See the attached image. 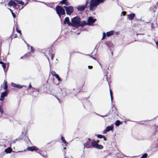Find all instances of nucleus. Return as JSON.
Here are the masks:
<instances>
[{
	"mask_svg": "<svg viewBox=\"0 0 158 158\" xmlns=\"http://www.w3.org/2000/svg\"><path fill=\"white\" fill-rule=\"evenodd\" d=\"M105 0H90L89 3V10L93 11L100 3H103Z\"/></svg>",
	"mask_w": 158,
	"mask_h": 158,
	"instance_id": "f257e3e1",
	"label": "nucleus"
},
{
	"mask_svg": "<svg viewBox=\"0 0 158 158\" xmlns=\"http://www.w3.org/2000/svg\"><path fill=\"white\" fill-rule=\"evenodd\" d=\"M80 21V18L78 16L73 18L71 19V21L73 25L76 27H77L78 25H79Z\"/></svg>",
	"mask_w": 158,
	"mask_h": 158,
	"instance_id": "f03ea898",
	"label": "nucleus"
},
{
	"mask_svg": "<svg viewBox=\"0 0 158 158\" xmlns=\"http://www.w3.org/2000/svg\"><path fill=\"white\" fill-rule=\"evenodd\" d=\"M56 11L57 13L61 17V15H64L65 13L64 10L60 6H57L56 7Z\"/></svg>",
	"mask_w": 158,
	"mask_h": 158,
	"instance_id": "7ed1b4c3",
	"label": "nucleus"
},
{
	"mask_svg": "<svg viewBox=\"0 0 158 158\" xmlns=\"http://www.w3.org/2000/svg\"><path fill=\"white\" fill-rule=\"evenodd\" d=\"M91 145L94 148L99 149H102L103 148L102 145L97 143L95 142V140L92 141Z\"/></svg>",
	"mask_w": 158,
	"mask_h": 158,
	"instance_id": "20e7f679",
	"label": "nucleus"
},
{
	"mask_svg": "<svg viewBox=\"0 0 158 158\" xmlns=\"http://www.w3.org/2000/svg\"><path fill=\"white\" fill-rule=\"evenodd\" d=\"M96 21V19H94L92 17H89L87 20V24L89 26L91 25Z\"/></svg>",
	"mask_w": 158,
	"mask_h": 158,
	"instance_id": "39448f33",
	"label": "nucleus"
},
{
	"mask_svg": "<svg viewBox=\"0 0 158 158\" xmlns=\"http://www.w3.org/2000/svg\"><path fill=\"white\" fill-rule=\"evenodd\" d=\"M8 94V92L7 91H6L2 93L1 95V98H0V100L2 101L4 99V97L7 96Z\"/></svg>",
	"mask_w": 158,
	"mask_h": 158,
	"instance_id": "423d86ee",
	"label": "nucleus"
},
{
	"mask_svg": "<svg viewBox=\"0 0 158 158\" xmlns=\"http://www.w3.org/2000/svg\"><path fill=\"white\" fill-rule=\"evenodd\" d=\"M86 8V6L84 5H79L77 7V9L79 11H82Z\"/></svg>",
	"mask_w": 158,
	"mask_h": 158,
	"instance_id": "0eeeda50",
	"label": "nucleus"
},
{
	"mask_svg": "<svg viewBox=\"0 0 158 158\" xmlns=\"http://www.w3.org/2000/svg\"><path fill=\"white\" fill-rule=\"evenodd\" d=\"M17 5L16 3H15L14 1L12 0H10L8 3V6H12L14 8H15L16 6Z\"/></svg>",
	"mask_w": 158,
	"mask_h": 158,
	"instance_id": "6e6552de",
	"label": "nucleus"
},
{
	"mask_svg": "<svg viewBox=\"0 0 158 158\" xmlns=\"http://www.w3.org/2000/svg\"><path fill=\"white\" fill-rule=\"evenodd\" d=\"M87 23L85 21H82L81 22L80 21V22H79V25H78L77 27H83L85 26L86 25H87Z\"/></svg>",
	"mask_w": 158,
	"mask_h": 158,
	"instance_id": "1a4fd4ad",
	"label": "nucleus"
},
{
	"mask_svg": "<svg viewBox=\"0 0 158 158\" xmlns=\"http://www.w3.org/2000/svg\"><path fill=\"white\" fill-rule=\"evenodd\" d=\"M11 85L14 87L17 88L19 89L22 88L23 86L20 85H17L14 83H11Z\"/></svg>",
	"mask_w": 158,
	"mask_h": 158,
	"instance_id": "9d476101",
	"label": "nucleus"
},
{
	"mask_svg": "<svg viewBox=\"0 0 158 158\" xmlns=\"http://www.w3.org/2000/svg\"><path fill=\"white\" fill-rule=\"evenodd\" d=\"M135 14L134 13H133L132 14L127 15V18L129 20H132L135 17Z\"/></svg>",
	"mask_w": 158,
	"mask_h": 158,
	"instance_id": "9b49d317",
	"label": "nucleus"
},
{
	"mask_svg": "<svg viewBox=\"0 0 158 158\" xmlns=\"http://www.w3.org/2000/svg\"><path fill=\"white\" fill-rule=\"evenodd\" d=\"M28 150L29 151H32L34 150L37 151L38 150L37 148L35 146L29 147L28 148Z\"/></svg>",
	"mask_w": 158,
	"mask_h": 158,
	"instance_id": "f8f14e48",
	"label": "nucleus"
},
{
	"mask_svg": "<svg viewBox=\"0 0 158 158\" xmlns=\"http://www.w3.org/2000/svg\"><path fill=\"white\" fill-rule=\"evenodd\" d=\"M96 135L99 138H103V139L105 141H106L107 140V139L104 135L100 134Z\"/></svg>",
	"mask_w": 158,
	"mask_h": 158,
	"instance_id": "ddd939ff",
	"label": "nucleus"
},
{
	"mask_svg": "<svg viewBox=\"0 0 158 158\" xmlns=\"http://www.w3.org/2000/svg\"><path fill=\"white\" fill-rule=\"evenodd\" d=\"M114 31L113 30L111 31L106 32V35L107 37H109L114 34Z\"/></svg>",
	"mask_w": 158,
	"mask_h": 158,
	"instance_id": "4468645a",
	"label": "nucleus"
},
{
	"mask_svg": "<svg viewBox=\"0 0 158 158\" xmlns=\"http://www.w3.org/2000/svg\"><path fill=\"white\" fill-rule=\"evenodd\" d=\"M64 23L65 25L68 24V26H69V19L68 17L65 18Z\"/></svg>",
	"mask_w": 158,
	"mask_h": 158,
	"instance_id": "2eb2a0df",
	"label": "nucleus"
},
{
	"mask_svg": "<svg viewBox=\"0 0 158 158\" xmlns=\"http://www.w3.org/2000/svg\"><path fill=\"white\" fill-rule=\"evenodd\" d=\"M61 139L62 142L64 143V149H65L66 148L64 147L67 145V142L63 136L61 137Z\"/></svg>",
	"mask_w": 158,
	"mask_h": 158,
	"instance_id": "dca6fc26",
	"label": "nucleus"
},
{
	"mask_svg": "<svg viewBox=\"0 0 158 158\" xmlns=\"http://www.w3.org/2000/svg\"><path fill=\"white\" fill-rule=\"evenodd\" d=\"M12 151V149L11 148L9 147L8 148L6 149L5 150V152L6 153H10Z\"/></svg>",
	"mask_w": 158,
	"mask_h": 158,
	"instance_id": "f3484780",
	"label": "nucleus"
},
{
	"mask_svg": "<svg viewBox=\"0 0 158 158\" xmlns=\"http://www.w3.org/2000/svg\"><path fill=\"white\" fill-rule=\"evenodd\" d=\"M15 2H17L18 4H21V5L23 6L24 5V2L21 0H14Z\"/></svg>",
	"mask_w": 158,
	"mask_h": 158,
	"instance_id": "a211bd4d",
	"label": "nucleus"
},
{
	"mask_svg": "<svg viewBox=\"0 0 158 158\" xmlns=\"http://www.w3.org/2000/svg\"><path fill=\"white\" fill-rule=\"evenodd\" d=\"M113 126L111 125L110 126H109L107 127L106 129H107V131H109L112 130L113 129Z\"/></svg>",
	"mask_w": 158,
	"mask_h": 158,
	"instance_id": "6ab92c4d",
	"label": "nucleus"
},
{
	"mask_svg": "<svg viewBox=\"0 0 158 158\" xmlns=\"http://www.w3.org/2000/svg\"><path fill=\"white\" fill-rule=\"evenodd\" d=\"M122 122H120L119 120H117L115 123V125L116 126H118L120 124H122Z\"/></svg>",
	"mask_w": 158,
	"mask_h": 158,
	"instance_id": "aec40b11",
	"label": "nucleus"
},
{
	"mask_svg": "<svg viewBox=\"0 0 158 158\" xmlns=\"http://www.w3.org/2000/svg\"><path fill=\"white\" fill-rule=\"evenodd\" d=\"M3 84L4 86V89L6 90L8 87L6 81H5L3 82Z\"/></svg>",
	"mask_w": 158,
	"mask_h": 158,
	"instance_id": "412c9836",
	"label": "nucleus"
},
{
	"mask_svg": "<svg viewBox=\"0 0 158 158\" xmlns=\"http://www.w3.org/2000/svg\"><path fill=\"white\" fill-rule=\"evenodd\" d=\"M157 7L156 6H153L150 8V10H152V9L155 11V10L156 9Z\"/></svg>",
	"mask_w": 158,
	"mask_h": 158,
	"instance_id": "4be33fe9",
	"label": "nucleus"
},
{
	"mask_svg": "<svg viewBox=\"0 0 158 158\" xmlns=\"http://www.w3.org/2000/svg\"><path fill=\"white\" fill-rule=\"evenodd\" d=\"M64 7L66 9L67 13L68 15H69V7H66V6H64Z\"/></svg>",
	"mask_w": 158,
	"mask_h": 158,
	"instance_id": "5701e85b",
	"label": "nucleus"
},
{
	"mask_svg": "<svg viewBox=\"0 0 158 158\" xmlns=\"http://www.w3.org/2000/svg\"><path fill=\"white\" fill-rule=\"evenodd\" d=\"M55 77L57 79L58 81H62V80L60 77L59 75L58 74H57L56 76H55Z\"/></svg>",
	"mask_w": 158,
	"mask_h": 158,
	"instance_id": "b1692460",
	"label": "nucleus"
},
{
	"mask_svg": "<svg viewBox=\"0 0 158 158\" xmlns=\"http://www.w3.org/2000/svg\"><path fill=\"white\" fill-rule=\"evenodd\" d=\"M110 94L111 97V101H112L113 99V93L111 91V90L110 89Z\"/></svg>",
	"mask_w": 158,
	"mask_h": 158,
	"instance_id": "393cba45",
	"label": "nucleus"
},
{
	"mask_svg": "<svg viewBox=\"0 0 158 158\" xmlns=\"http://www.w3.org/2000/svg\"><path fill=\"white\" fill-rule=\"evenodd\" d=\"M73 11V7L72 6H70V15Z\"/></svg>",
	"mask_w": 158,
	"mask_h": 158,
	"instance_id": "a878e982",
	"label": "nucleus"
},
{
	"mask_svg": "<svg viewBox=\"0 0 158 158\" xmlns=\"http://www.w3.org/2000/svg\"><path fill=\"white\" fill-rule=\"evenodd\" d=\"M51 74L52 76H55L57 74L54 71H52L51 72Z\"/></svg>",
	"mask_w": 158,
	"mask_h": 158,
	"instance_id": "bb28decb",
	"label": "nucleus"
},
{
	"mask_svg": "<svg viewBox=\"0 0 158 158\" xmlns=\"http://www.w3.org/2000/svg\"><path fill=\"white\" fill-rule=\"evenodd\" d=\"M3 113V111L2 109V107L0 106V114L2 115Z\"/></svg>",
	"mask_w": 158,
	"mask_h": 158,
	"instance_id": "cd10ccee",
	"label": "nucleus"
},
{
	"mask_svg": "<svg viewBox=\"0 0 158 158\" xmlns=\"http://www.w3.org/2000/svg\"><path fill=\"white\" fill-rule=\"evenodd\" d=\"M148 154L146 153L144 154L140 158H146L148 156Z\"/></svg>",
	"mask_w": 158,
	"mask_h": 158,
	"instance_id": "c85d7f7f",
	"label": "nucleus"
},
{
	"mask_svg": "<svg viewBox=\"0 0 158 158\" xmlns=\"http://www.w3.org/2000/svg\"><path fill=\"white\" fill-rule=\"evenodd\" d=\"M106 36V33H105V32H103V35H102V40H103L104 39Z\"/></svg>",
	"mask_w": 158,
	"mask_h": 158,
	"instance_id": "c756f323",
	"label": "nucleus"
},
{
	"mask_svg": "<svg viewBox=\"0 0 158 158\" xmlns=\"http://www.w3.org/2000/svg\"><path fill=\"white\" fill-rule=\"evenodd\" d=\"M67 0H63L61 1L60 2V3H61L62 4H65L66 5V2Z\"/></svg>",
	"mask_w": 158,
	"mask_h": 158,
	"instance_id": "7c9ffc66",
	"label": "nucleus"
},
{
	"mask_svg": "<svg viewBox=\"0 0 158 158\" xmlns=\"http://www.w3.org/2000/svg\"><path fill=\"white\" fill-rule=\"evenodd\" d=\"M9 9L11 12L13 17L14 18H15V14L14 13L12 12V10H11V9Z\"/></svg>",
	"mask_w": 158,
	"mask_h": 158,
	"instance_id": "2f4dec72",
	"label": "nucleus"
},
{
	"mask_svg": "<svg viewBox=\"0 0 158 158\" xmlns=\"http://www.w3.org/2000/svg\"><path fill=\"white\" fill-rule=\"evenodd\" d=\"M28 55H29V53L26 54L25 55L23 56H22L21 57V59H24V58H25V57H27Z\"/></svg>",
	"mask_w": 158,
	"mask_h": 158,
	"instance_id": "473e14b6",
	"label": "nucleus"
},
{
	"mask_svg": "<svg viewBox=\"0 0 158 158\" xmlns=\"http://www.w3.org/2000/svg\"><path fill=\"white\" fill-rule=\"evenodd\" d=\"M85 144H86V146H88V147H89V146H90V142H88V141H87V142L85 143Z\"/></svg>",
	"mask_w": 158,
	"mask_h": 158,
	"instance_id": "72a5a7b5",
	"label": "nucleus"
},
{
	"mask_svg": "<svg viewBox=\"0 0 158 158\" xmlns=\"http://www.w3.org/2000/svg\"><path fill=\"white\" fill-rule=\"evenodd\" d=\"M16 31L17 32L19 33L20 35H21L22 33L21 31L20 30H18L17 28H16Z\"/></svg>",
	"mask_w": 158,
	"mask_h": 158,
	"instance_id": "f704fd0d",
	"label": "nucleus"
},
{
	"mask_svg": "<svg viewBox=\"0 0 158 158\" xmlns=\"http://www.w3.org/2000/svg\"><path fill=\"white\" fill-rule=\"evenodd\" d=\"M126 13H127V12H125V11H123L122 12V14L123 15V16H125L126 15Z\"/></svg>",
	"mask_w": 158,
	"mask_h": 158,
	"instance_id": "c9c22d12",
	"label": "nucleus"
},
{
	"mask_svg": "<svg viewBox=\"0 0 158 158\" xmlns=\"http://www.w3.org/2000/svg\"><path fill=\"white\" fill-rule=\"evenodd\" d=\"M2 66L3 67L4 69L5 70V69L6 68V64L5 63H4L2 64Z\"/></svg>",
	"mask_w": 158,
	"mask_h": 158,
	"instance_id": "e433bc0d",
	"label": "nucleus"
},
{
	"mask_svg": "<svg viewBox=\"0 0 158 158\" xmlns=\"http://www.w3.org/2000/svg\"><path fill=\"white\" fill-rule=\"evenodd\" d=\"M54 54H52L51 55V59L52 60H53L54 58Z\"/></svg>",
	"mask_w": 158,
	"mask_h": 158,
	"instance_id": "4c0bfd02",
	"label": "nucleus"
},
{
	"mask_svg": "<svg viewBox=\"0 0 158 158\" xmlns=\"http://www.w3.org/2000/svg\"><path fill=\"white\" fill-rule=\"evenodd\" d=\"M108 131H107V129H106L103 131V133L104 134H106Z\"/></svg>",
	"mask_w": 158,
	"mask_h": 158,
	"instance_id": "58836bf2",
	"label": "nucleus"
},
{
	"mask_svg": "<svg viewBox=\"0 0 158 158\" xmlns=\"http://www.w3.org/2000/svg\"><path fill=\"white\" fill-rule=\"evenodd\" d=\"M88 68L89 69H92L93 68V66H88Z\"/></svg>",
	"mask_w": 158,
	"mask_h": 158,
	"instance_id": "ea45409f",
	"label": "nucleus"
},
{
	"mask_svg": "<svg viewBox=\"0 0 158 158\" xmlns=\"http://www.w3.org/2000/svg\"><path fill=\"white\" fill-rule=\"evenodd\" d=\"M88 4V0H87V1H86L85 4L84 5L85 6H86V7L87 6V5Z\"/></svg>",
	"mask_w": 158,
	"mask_h": 158,
	"instance_id": "a19ab883",
	"label": "nucleus"
},
{
	"mask_svg": "<svg viewBox=\"0 0 158 158\" xmlns=\"http://www.w3.org/2000/svg\"><path fill=\"white\" fill-rule=\"evenodd\" d=\"M89 56H90V57H91V58H93V59L96 60V58L95 57H93V56H92L91 55H89Z\"/></svg>",
	"mask_w": 158,
	"mask_h": 158,
	"instance_id": "79ce46f5",
	"label": "nucleus"
},
{
	"mask_svg": "<svg viewBox=\"0 0 158 158\" xmlns=\"http://www.w3.org/2000/svg\"><path fill=\"white\" fill-rule=\"evenodd\" d=\"M95 142L97 143H98L99 142V140H97L96 141H95Z\"/></svg>",
	"mask_w": 158,
	"mask_h": 158,
	"instance_id": "37998d69",
	"label": "nucleus"
},
{
	"mask_svg": "<svg viewBox=\"0 0 158 158\" xmlns=\"http://www.w3.org/2000/svg\"><path fill=\"white\" fill-rule=\"evenodd\" d=\"M156 45L157 47H158V41H157L156 42Z\"/></svg>",
	"mask_w": 158,
	"mask_h": 158,
	"instance_id": "c03bdc74",
	"label": "nucleus"
},
{
	"mask_svg": "<svg viewBox=\"0 0 158 158\" xmlns=\"http://www.w3.org/2000/svg\"><path fill=\"white\" fill-rule=\"evenodd\" d=\"M4 63L3 62L0 61V64H2Z\"/></svg>",
	"mask_w": 158,
	"mask_h": 158,
	"instance_id": "a18cd8bd",
	"label": "nucleus"
},
{
	"mask_svg": "<svg viewBox=\"0 0 158 158\" xmlns=\"http://www.w3.org/2000/svg\"><path fill=\"white\" fill-rule=\"evenodd\" d=\"M31 84H30V85H29V88H31Z\"/></svg>",
	"mask_w": 158,
	"mask_h": 158,
	"instance_id": "49530a36",
	"label": "nucleus"
},
{
	"mask_svg": "<svg viewBox=\"0 0 158 158\" xmlns=\"http://www.w3.org/2000/svg\"><path fill=\"white\" fill-rule=\"evenodd\" d=\"M31 51H32V52H33V48H32V47H31Z\"/></svg>",
	"mask_w": 158,
	"mask_h": 158,
	"instance_id": "de8ad7c7",
	"label": "nucleus"
},
{
	"mask_svg": "<svg viewBox=\"0 0 158 158\" xmlns=\"http://www.w3.org/2000/svg\"><path fill=\"white\" fill-rule=\"evenodd\" d=\"M153 23H152V24H151V26L153 27Z\"/></svg>",
	"mask_w": 158,
	"mask_h": 158,
	"instance_id": "09e8293b",
	"label": "nucleus"
},
{
	"mask_svg": "<svg viewBox=\"0 0 158 158\" xmlns=\"http://www.w3.org/2000/svg\"><path fill=\"white\" fill-rule=\"evenodd\" d=\"M88 141H90V138L88 139Z\"/></svg>",
	"mask_w": 158,
	"mask_h": 158,
	"instance_id": "8fccbe9b",
	"label": "nucleus"
},
{
	"mask_svg": "<svg viewBox=\"0 0 158 158\" xmlns=\"http://www.w3.org/2000/svg\"><path fill=\"white\" fill-rule=\"evenodd\" d=\"M70 25H72L71 23L70 22Z\"/></svg>",
	"mask_w": 158,
	"mask_h": 158,
	"instance_id": "3c124183",
	"label": "nucleus"
},
{
	"mask_svg": "<svg viewBox=\"0 0 158 158\" xmlns=\"http://www.w3.org/2000/svg\"><path fill=\"white\" fill-rule=\"evenodd\" d=\"M156 4H157V5H158V2H157V3H156Z\"/></svg>",
	"mask_w": 158,
	"mask_h": 158,
	"instance_id": "603ef678",
	"label": "nucleus"
},
{
	"mask_svg": "<svg viewBox=\"0 0 158 158\" xmlns=\"http://www.w3.org/2000/svg\"><path fill=\"white\" fill-rule=\"evenodd\" d=\"M108 116V115H106L105 116Z\"/></svg>",
	"mask_w": 158,
	"mask_h": 158,
	"instance_id": "864d4df0",
	"label": "nucleus"
},
{
	"mask_svg": "<svg viewBox=\"0 0 158 158\" xmlns=\"http://www.w3.org/2000/svg\"><path fill=\"white\" fill-rule=\"evenodd\" d=\"M15 37H16V36H15V37H14V38H15Z\"/></svg>",
	"mask_w": 158,
	"mask_h": 158,
	"instance_id": "5fc2aeb1",
	"label": "nucleus"
}]
</instances>
